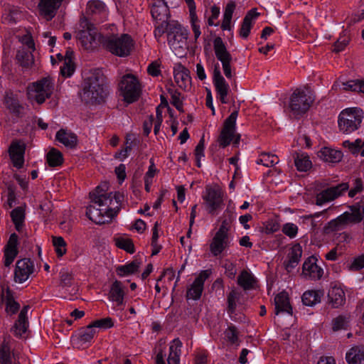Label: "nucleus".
<instances>
[{
  "label": "nucleus",
  "instance_id": "nucleus-1",
  "mask_svg": "<svg viewBox=\"0 0 364 364\" xmlns=\"http://www.w3.org/2000/svg\"><path fill=\"white\" fill-rule=\"evenodd\" d=\"M107 183L101 184L90 193L91 203L87 207L86 215L96 224L109 223L117 216L120 209L124 208V196L117 192H107Z\"/></svg>",
  "mask_w": 364,
  "mask_h": 364
},
{
  "label": "nucleus",
  "instance_id": "nucleus-2",
  "mask_svg": "<svg viewBox=\"0 0 364 364\" xmlns=\"http://www.w3.org/2000/svg\"><path fill=\"white\" fill-rule=\"evenodd\" d=\"M105 76L100 69L92 70L84 80L80 93L82 101L87 104H100L107 95Z\"/></svg>",
  "mask_w": 364,
  "mask_h": 364
},
{
  "label": "nucleus",
  "instance_id": "nucleus-3",
  "mask_svg": "<svg viewBox=\"0 0 364 364\" xmlns=\"http://www.w3.org/2000/svg\"><path fill=\"white\" fill-rule=\"evenodd\" d=\"M99 41L103 48L119 57L129 55L133 47V41L128 34H122L120 36L99 35Z\"/></svg>",
  "mask_w": 364,
  "mask_h": 364
},
{
  "label": "nucleus",
  "instance_id": "nucleus-4",
  "mask_svg": "<svg viewBox=\"0 0 364 364\" xmlns=\"http://www.w3.org/2000/svg\"><path fill=\"white\" fill-rule=\"evenodd\" d=\"M54 90V82L50 77L30 83L27 87V95L29 100H34L38 105L43 104L46 99L50 98Z\"/></svg>",
  "mask_w": 364,
  "mask_h": 364
},
{
  "label": "nucleus",
  "instance_id": "nucleus-5",
  "mask_svg": "<svg viewBox=\"0 0 364 364\" xmlns=\"http://www.w3.org/2000/svg\"><path fill=\"white\" fill-rule=\"evenodd\" d=\"M363 119V111L358 108H348L343 110L338 119L339 130L349 134L358 129Z\"/></svg>",
  "mask_w": 364,
  "mask_h": 364
},
{
  "label": "nucleus",
  "instance_id": "nucleus-6",
  "mask_svg": "<svg viewBox=\"0 0 364 364\" xmlns=\"http://www.w3.org/2000/svg\"><path fill=\"white\" fill-rule=\"evenodd\" d=\"M121 95L124 100L130 104L136 102L140 97L141 85L138 79L132 74L124 75L119 84Z\"/></svg>",
  "mask_w": 364,
  "mask_h": 364
},
{
  "label": "nucleus",
  "instance_id": "nucleus-7",
  "mask_svg": "<svg viewBox=\"0 0 364 364\" xmlns=\"http://www.w3.org/2000/svg\"><path fill=\"white\" fill-rule=\"evenodd\" d=\"M310 91L296 89L292 93L290 99V108L294 114L301 115L306 113L314 101V98L310 95Z\"/></svg>",
  "mask_w": 364,
  "mask_h": 364
},
{
  "label": "nucleus",
  "instance_id": "nucleus-8",
  "mask_svg": "<svg viewBox=\"0 0 364 364\" xmlns=\"http://www.w3.org/2000/svg\"><path fill=\"white\" fill-rule=\"evenodd\" d=\"M237 116L238 111L235 110L225 120L223 129L218 138V142L220 147H227L233 140L236 130V119Z\"/></svg>",
  "mask_w": 364,
  "mask_h": 364
},
{
  "label": "nucleus",
  "instance_id": "nucleus-9",
  "mask_svg": "<svg viewBox=\"0 0 364 364\" xmlns=\"http://www.w3.org/2000/svg\"><path fill=\"white\" fill-rule=\"evenodd\" d=\"M213 48L215 56L222 63L223 70L227 78L232 77L230 62L232 56L227 50L226 46L220 37H216L213 41Z\"/></svg>",
  "mask_w": 364,
  "mask_h": 364
},
{
  "label": "nucleus",
  "instance_id": "nucleus-10",
  "mask_svg": "<svg viewBox=\"0 0 364 364\" xmlns=\"http://www.w3.org/2000/svg\"><path fill=\"white\" fill-rule=\"evenodd\" d=\"M167 38L168 44L174 50L183 48L186 46L188 32L177 22L171 21Z\"/></svg>",
  "mask_w": 364,
  "mask_h": 364
},
{
  "label": "nucleus",
  "instance_id": "nucleus-11",
  "mask_svg": "<svg viewBox=\"0 0 364 364\" xmlns=\"http://www.w3.org/2000/svg\"><path fill=\"white\" fill-rule=\"evenodd\" d=\"M223 195L220 188H206V194L203 196L208 213L215 215L218 210L224 205Z\"/></svg>",
  "mask_w": 364,
  "mask_h": 364
},
{
  "label": "nucleus",
  "instance_id": "nucleus-12",
  "mask_svg": "<svg viewBox=\"0 0 364 364\" xmlns=\"http://www.w3.org/2000/svg\"><path fill=\"white\" fill-rule=\"evenodd\" d=\"M349 188L348 183H341L337 186L328 188L317 194L316 204L321 205L323 203L333 200Z\"/></svg>",
  "mask_w": 364,
  "mask_h": 364
},
{
  "label": "nucleus",
  "instance_id": "nucleus-13",
  "mask_svg": "<svg viewBox=\"0 0 364 364\" xmlns=\"http://www.w3.org/2000/svg\"><path fill=\"white\" fill-rule=\"evenodd\" d=\"M33 263L30 259L24 258L18 259L16 263L14 281L18 283L24 282L33 272Z\"/></svg>",
  "mask_w": 364,
  "mask_h": 364
},
{
  "label": "nucleus",
  "instance_id": "nucleus-14",
  "mask_svg": "<svg viewBox=\"0 0 364 364\" xmlns=\"http://www.w3.org/2000/svg\"><path fill=\"white\" fill-rule=\"evenodd\" d=\"M26 145L20 141L14 140L11 142L9 148L10 159L14 167L21 168L24 164V154Z\"/></svg>",
  "mask_w": 364,
  "mask_h": 364
},
{
  "label": "nucleus",
  "instance_id": "nucleus-15",
  "mask_svg": "<svg viewBox=\"0 0 364 364\" xmlns=\"http://www.w3.org/2000/svg\"><path fill=\"white\" fill-rule=\"evenodd\" d=\"M213 84L217 93L219 95L220 100L223 104L228 103L227 96L229 90V85L221 75L218 66L215 65L213 70Z\"/></svg>",
  "mask_w": 364,
  "mask_h": 364
},
{
  "label": "nucleus",
  "instance_id": "nucleus-16",
  "mask_svg": "<svg viewBox=\"0 0 364 364\" xmlns=\"http://www.w3.org/2000/svg\"><path fill=\"white\" fill-rule=\"evenodd\" d=\"M316 261L317 259L314 256H311L305 260L302 267V274L304 277L313 280H318L322 277L323 269L317 265Z\"/></svg>",
  "mask_w": 364,
  "mask_h": 364
},
{
  "label": "nucleus",
  "instance_id": "nucleus-17",
  "mask_svg": "<svg viewBox=\"0 0 364 364\" xmlns=\"http://www.w3.org/2000/svg\"><path fill=\"white\" fill-rule=\"evenodd\" d=\"M18 235L16 233H12L4 247V265L6 267H9L12 264L18 253Z\"/></svg>",
  "mask_w": 364,
  "mask_h": 364
},
{
  "label": "nucleus",
  "instance_id": "nucleus-18",
  "mask_svg": "<svg viewBox=\"0 0 364 364\" xmlns=\"http://www.w3.org/2000/svg\"><path fill=\"white\" fill-rule=\"evenodd\" d=\"M173 74L175 82L179 87L186 90L191 87V77L188 68L181 64H178L173 69Z\"/></svg>",
  "mask_w": 364,
  "mask_h": 364
},
{
  "label": "nucleus",
  "instance_id": "nucleus-19",
  "mask_svg": "<svg viewBox=\"0 0 364 364\" xmlns=\"http://www.w3.org/2000/svg\"><path fill=\"white\" fill-rule=\"evenodd\" d=\"M151 16L156 21H167L171 16L169 8L162 0H152Z\"/></svg>",
  "mask_w": 364,
  "mask_h": 364
},
{
  "label": "nucleus",
  "instance_id": "nucleus-20",
  "mask_svg": "<svg viewBox=\"0 0 364 364\" xmlns=\"http://www.w3.org/2000/svg\"><path fill=\"white\" fill-rule=\"evenodd\" d=\"M95 333L96 331L90 323L85 328H81L77 335L73 336L71 341L77 348H80L83 344L90 342Z\"/></svg>",
  "mask_w": 364,
  "mask_h": 364
},
{
  "label": "nucleus",
  "instance_id": "nucleus-21",
  "mask_svg": "<svg viewBox=\"0 0 364 364\" xmlns=\"http://www.w3.org/2000/svg\"><path fill=\"white\" fill-rule=\"evenodd\" d=\"M29 306H24L21 310L17 321L14 323V325L11 328V331L14 332V334L17 337H21L23 333L26 332L28 327V321L26 316Z\"/></svg>",
  "mask_w": 364,
  "mask_h": 364
},
{
  "label": "nucleus",
  "instance_id": "nucleus-22",
  "mask_svg": "<svg viewBox=\"0 0 364 364\" xmlns=\"http://www.w3.org/2000/svg\"><path fill=\"white\" fill-rule=\"evenodd\" d=\"M4 105L11 114L18 118H22L25 115V107L19 102L18 100L11 95H6Z\"/></svg>",
  "mask_w": 364,
  "mask_h": 364
},
{
  "label": "nucleus",
  "instance_id": "nucleus-23",
  "mask_svg": "<svg viewBox=\"0 0 364 364\" xmlns=\"http://www.w3.org/2000/svg\"><path fill=\"white\" fill-rule=\"evenodd\" d=\"M275 315L282 312H286L292 316V307L289 302V295L287 292L282 291L278 294L274 298Z\"/></svg>",
  "mask_w": 364,
  "mask_h": 364
},
{
  "label": "nucleus",
  "instance_id": "nucleus-24",
  "mask_svg": "<svg viewBox=\"0 0 364 364\" xmlns=\"http://www.w3.org/2000/svg\"><path fill=\"white\" fill-rule=\"evenodd\" d=\"M1 298L4 299L6 302V311L8 314H15L20 309V304L18 302L15 301L14 293L9 288V287H6V288L5 289V294L4 289L2 288Z\"/></svg>",
  "mask_w": 364,
  "mask_h": 364
},
{
  "label": "nucleus",
  "instance_id": "nucleus-25",
  "mask_svg": "<svg viewBox=\"0 0 364 364\" xmlns=\"http://www.w3.org/2000/svg\"><path fill=\"white\" fill-rule=\"evenodd\" d=\"M302 255V247L300 244L294 245L288 254V259L284 262L285 269L290 272L300 262Z\"/></svg>",
  "mask_w": 364,
  "mask_h": 364
},
{
  "label": "nucleus",
  "instance_id": "nucleus-26",
  "mask_svg": "<svg viewBox=\"0 0 364 364\" xmlns=\"http://www.w3.org/2000/svg\"><path fill=\"white\" fill-rule=\"evenodd\" d=\"M349 223H351V222H350V220L348 219V215L345 214L344 213L336 219L329 221L323 228L324 232L329 234L333 232L341 230Z\"/></svg>",
  "mask_w": 364,
  "mask_h": 364
},
{
  "label": "nucleus",
  "instance_id": "nucleus-27",
  "mask_svg": "<svg viewBox=\"0 0 364 364\" xmlns=\"http://www.w3.org/2000/svg\"><path fill=\"white\" fill-rule=\"evenodd\" d=\"M15 60L24 69L31 68L34 63L32 53L23 46L17 50Z\"/></svg>",
  "mask_w": 364,
  "mask_h": 364
},
{
  "label": "nucleus",
  "instance_id": "nucleus-28",
  "mask_svg": "<svg viewBox=\"0 0 364 364\" xmlns=\"http://www.w3.org/2000/svg\"><path fill=\"white\" fill-rule=\"evenodd\" d=\"M259 16V13L257 11V9L250 10L243 18L241 28L240 29V36L242 38H247L250 33L252 27V21Z\"/></svg>",
  "mask_w": 364,
  "mask_h": 364
},
{
  "label": "nucleus",
  "instance_id": "nucleus-29",
  "mask_svg": "<svg viewBox=\"0 0 364 364\" xmlns=\"http://www.w3.org/2000/svg\"><path fill=\"white\" fill-rule=\"evenodd\" d=\"M351 213L345 212L348 215V219L351 223L355 224L360 223L364 218V199H360L355 204L348 206Z\"/></svg>",
  "mask_w": 364,
  "mask_h": 364
},
{
  "label": "nucleus",
  "instance_id": "nucleus-30",
  "mask_svg": "<svg viewBox=\"0 0 364 364\" xmlns=\"http://www.w3.org/2000/svg\"><path fill=\"white\" fill-rule=\"evenodd\" d=\"M328 304L332 308H338L344 304L346 296L344 291L338 287H331L328 292Z\"/></svg>",
  "mask_w": 364,
  "mask_h": 364
},
{
  "label": "nucleus",
  "instance_id": "nucleus-31",
  "mask_svg": "<svg viewBox=\"0 0 364 364\" xmlns=\"http://www.w3.org/2000/svg\"><path fill=\"white\" fill-rule=\"evenodd\" d=\"M55 139L65 146L70 149L75 148L77 144V136L73 132L61 129L55 135Z\"/></svg>",
  "mask_w": 364,
  "mask_h": 364
},
{
  "label": "nucleus",
  "instance_id": "nucleus-32",
  "mask_svg": "<svg viewBox=\"0 0 364 364\" xmlns=\"http://www.w3.org/2000/svg\"><path fill=\"white\" fill-rule=\"evenodd\" d=\"M348 364H364V346L352 347L346 355Z\"/></svg>",
  "mask_w": 364,
  "mask_h": 364
},
{
  "label": "nucleus",
  "instance_id": "nucleus-33",
  "mask_svg": "<svg viewBox=\"0 0 364 364\" xmlns=\"http://www.w3.org/2000/svg\"><path fill=\"white\" fill-rule=\"evenodd\" d=\"M124 291L122 283L120 281L115 280L109 290V298L112 301L116 302L117 306L122 305L124 301Z\"/></svg>",
  "mask_w": 364,
  "mask_h": 364
},
{
  "label": "nucleus",
  "instance_id": "nucleus-34",
  "mask_svg": "<svg viewBox=\"0 0 364 364\" xmlns=\"http://www.w3.org/2000/svg\"><path fill=\"white\" fill-rule=\"evenodd\" d=\"M228 237L215 233L210 245V250L214 256H218L228 247Z\"/></svg>",
  "mask_w": 364,
  "mask_h": 364
},
{
  "label": "nucleus",
  "instance_id": "nucleus-35",
  "mask_svg": "<svg viewBox=\"0 0 364 364\" xmlns=\"http://www.w3.org/2000/svg\"><path fill=\"white\" fill-rule=\"evenodd\" d=\"M318 156L326 162L338 163L343 158V153L341 151L324 147L318 152Z\"/></svg>",
  "mask_w": 364,
  "mask_h": 364
},
{
  "label": "nucleus",
  "instance_id": "nucleus-36",
  "mask_svg": "<svg viewBox=\"0 0 364 364\" xmlns=\"http://www.w3.org/2000/svg\"><path fill=\"white\" fill-rule=\"evenodd\" d=\"M63 0H41V3L38 4L40 10L43 14L52 18L56 10L60 7Z\"/></svg>",
  "mask_w": 364,
  "mask_h": 364
},
{
  "label": "nucleus",
  "instance_id": "nucleus-37",
  "mask_svg": "<svg viewBox=\"0 0 364 364\" xmlns=\"http://www.w3.org/2000/svg\"><path fill=\"white\" fill-rule=\"evenodd\" d=\"M97 36V31L80 30L77 34V38L85 48L89 49L94 46L93 43L95 42Z\"/></svg>",
  "mask_w": 364,
  "mask_h": 364
},
{
  "label": "nucleus",
  "instance_id": "nucleus-38",
  "mask_svg": "<svg viewBox=\"0 0 364 364\" xmlns=\"http://www.w3.org/2000/svg\"><path fill=\"white\" fill-rule=\"evenodd\" d=\"M293 158L294 165L299 171H307L311 168L312 164L307 154L295 152Z\"/></svg>",
  "mask_w": 364,
  "mask_h": 364
},
{
  "label": "nucleus",
  "instance_id": "nucleus-39",
  "mask_svg": "<svg viewBox=\"0 0 364 364\" xmlns=\"http://www.w3.org/2000/svg\"><path fill=\"white\" fill-rule=\"evenodd\" d=\"M182 343L179 338H175L169 348L168 358V364H180V355L181 353Z\"/></svg>",
  "mask_w": 364,
  "mask_h": 364
},
{
  "label": "nucleus",
  "instance_id": "nucleus-40",
  "mask_svg": "<svg viewBox=\"0 0 364 364\" xmlns=\"http://www.w3.org/2000/svg\"><path fill=\"white\" fill-rule=\"evenodd\" d=\"M256 282L255 277L247 270H242L237 277V284L243 288L244 290H250L254 288Z\"/></svg>",
  "mask_w": 364,
  "mask_h": 364
},
{
  "label": "nucleus",
  "instance_id": "nucleus-41",
  "mask_svg": "<svg viewBox=\"0 0 364 364\" xmlns=\"http://www.w3.org/2000/svg\"><path fill=\"white\" fill-rule=\"evenodd\" d=\"M0 363L12 364L11 351L9 340L6 337L4 338L0 346Z\"/></svg>",
  "mask_w": 364,
  "mask_h": 364
},
{
  "label": "nucleus",
  "instance_id": "nucleus-42",
  "mask_svg": "<svg viewBox=\"0 0 364 364\" xmlns=\"http://www.w3.org/2000/svg\"><path fill=\"white\" fill-rule=\"evenodd\" d=\"M322 293L320 291L308 290L305 291L301 297L304 305L313 306L320 303Z\"/></svg>",
  "mask_w": 364,
  "mask_h": 364
},
{
  "label": "nucleus",
  "instance_id": "nucleus-43",
  "mask_svg": "<svg viewBox=\"0 0 364 364\" xmlns=\"http://www.w3.org/2000/svg\"><path fill=\"white\" fill-rule=\"evenodd\" d=\"M140 265L141 262L139 260L135 259L125 265L119 266L117 268L116 272L120 277L133 274L139 271Z\"/></svg>",
  "mask_w": 364,
  "mask_h": 364
},
{
  "label": "nucleus",
  "instance_id": "nucleus-44",
  "mask_svg": "<svg viewBox=\"0 0 364 364\" xmlns=\"http://www.w3.org/2000/svg\"><path fill=\"white\" fill-rule=\"evenodd\" d=\"M203 290V285L200 279H195L193 283L187 291L186 298L188 299L198 300L200 298Z\"/></svg>",
  "mask_w": 364,
  "mask_h": 364
},
{
  "label": "nucleus",
  "instance_id": "nucleus-45",
  "mask_svg": "<svg viewBox=\"0 0 364 364\" xmlns=\"http://www.w3.org/2000/svg\"><path fill=\"white\" fill-rule=\"evenodd\" d=\"M47 163L50 167H55L63 164V156L62 153L55 148H52L46 155Z\"/></svg>",
  "mask_w": 364,
  "mask_h": 364
},
{
  "label": "nucleus",
  "instance_id": "nucleus-46",
  "mask_svg": "<svg viewBox=\"0 0 364 364\" xmlns=\"http://www.w3.org/2000/svg\"><path fill=\"white\" fill-rule=\"evenodd\" d=\"M11 220L17 231L20 232L25 220V211L21 207H17L11 212Z\"/></svg>",
  "mask_w": 364,
  "mask_h": 364
},
{
  "label": "nucleus",
  "instance_id": "nucleus-47",
  "mask_svg": "<svg viewBox=\"0 0 364 364\" xmlns=\"http://www.w3.org/2000/svg\"><path fill=\"white\" fill-rule=\"evenodd\" d=\"M235 9V4L233 1H230L226 5L223 15V20L221 24V28L223 30H230V23Z\"/></svg>",
  "mask_w": 364,
  "mask_h": 364
},
{
  "label": "nucleus",
  "instance_id": "nucleus-48",
  "mask_svg": "<svg viewBox=\"0 0 364 364\" xmlns=\"http://www.w3.org/2000/svg\"><path fill=\"white\" fill-rule=\"evenodd\" d=\"M279 163L277 156L272 154L270 153H262L260 158L257 161V164H262L267 167H272Z\"/></svg>",
  "mask_w": 364,
  "mask_h": 364
},
{
  "label": "nucleus",
  "instance_id": "nucleus-49",
  "mask_svg": "<svg viewBox=\"0 0 364 364\" xmlns=\"http://www.w3.org/2000/svg\"><path fill=\"white\" fill-rule=\"evenodd\" d=\"M60 286L63 288L70 287L73 285L74 277L73 272L67 269H62L60 272Z\"/></svg>",
  "mask_w": 364,
  "mask_h": 364
},
{
  "label": "nucleus",
  "instance_id": "nucleus-50",
  "mask_svg": "<svg viewBox=\"0 0 364 364\" xmlns=\"http://www.w3.org/2000/svg\"><path fill=\"white\" fill-rule=\"evenodd\" d=\"M115 245L128 253L132 254L135 252L134 243L129 238L117 237L115 239Z\"/></svg>",
  "mask_w": 364,
  "mask_h": 364
},
{
  "label": "nucleus",
  "instance_id": "nucleus-51",
  "mask_svg": "<svg viewBox=\"0 0 364 364\" xmlns=\"http://www.w3.org/2000/svg\"><path fill=\"white\" fill-rule=\"evenodd\" d=\"M53 245L55 247L58 257H60L66 253V242L62 237L53 236Z\"/></svg>",
  "mask_w": 364,
  "mask_h": 364
},
{
  "label": "nucleus",
  "instance_id": "nucleus-52",
  "mask_svg": "<svg viewBox=\"0 0 364 364\" xmlns=\"http://www.w3.org/2000/svg\"><path fill=\"white\" fill-rule=\"evenodd\" d=\"M239 299V294L235 290H232L227 297L228 312L230 314L235 313L236 309V301Z\"/></svg>",
  "mask_w": 364,
  "mask_h": 364
},
{
  "label": "nucleus",
  "instance_id": "nucleus-53",
  "mask_svg": "<svg viewBox=\"0 0 364 364\" xmlns=\"http://www.w3.org/2000/svg\"><path fill=\"white\" fill-rule=\"evenodd\" d=\"M63 60V65L60 67V73L64 77H70L75 71L74 63L68 58Z\"/></svg>",
  "mask_w": 364,
  "mask_h": 364
},
{
  "label": "nucleus",
  "instance_id": "nucleus-54",
  "mask_svg": "<svg viewBox=\"0 0 364 364\" xmlns=\"http://www.w3.org/2000/svg\"><path fill=\"white\" fill-rule=\"evenodd\" d=\"M225 213L228 214V218H225L222 221V224L216 233L228 237V231L229 230L230 225L232 221V214L228 210L225 211Z\"/></svg>",
  "mask_w": 364,
  "mask_h": 364
},
{
  "label": "nucleus",
  "instance_id": "nucleus-55",
  "mask_svg": "<svg viewBox=\"0 0 364 364\" xmlns=\"http://www.w3.org/2000/svg\"><path fill=\"white\" fill-rule=\"evenodd\" d=\"M348 318L344 316H338L333 320V330L334 331H339L341 329H346L348 326Z\"/></svg>",
  "mask_w": 364,
  "mask_h": 364
},
{
  "label": "nucleus",
  "instance_id": "nucleus-56",
  "mask_svg": "<svg viewBox=\"0 0 364 364\" xmlns=\"http://www.w3.org/2000/svg\"><path fill=\"white\" fill-rule=\"evenodd\" d=\"M298 227L291 223H285L282 228V232L289 238H294L298 233Z\"/></svg>",
  "mask_w": 364,
  "mask_h": 364
},
{
  "label": "nucleus",
  "instance_id": "nucleus-57",
  "mask_svg": "<svg viewBox=\"0 0 364 364\" xmlns=\"http://www.w3.org/2000/svg\"><path fill=\"white\" fill-rule=\"evenodd\" d=\"M171 21H161V23L156 26L154 30V36L156 38H160L164 33H168V30L170 28V23Z\"/></svg>",
  "mask_w": 364,
  "mask_h": 364
},
{
  "label": "nucleus",
  "instance_id": "nucleus-58",
  "mask_svg": "<svg viewBox=\"0 0 364 364\" xmlns=\"http://www.w3.org/2000/svg\"><path fill=\"white\" fill-rule=\"evenodd\" d=\"M92 326L94 328H109L113 326L114 323L111 318L107 317L93 321Z\"/></svg>",
  "mask_w": 364,
  "mask_h": 364
},
{
  "label": "nucleus",
  "instance_id": "nucleus-59",
  "mask_svg": "<svg viewBox=\"0 0 364 364\" xmlns=\"http://www.w3.org/2000/svg\"><path fill=\"white\" fill-rule=\"evenodd\" d=\"M225 337L228 338V340L232 343H235L237 341L238 336H237V328L234 326H230L226 329L225 332Z\"/></svg>",
  "mask_w": 364,
  "mask_h": 364
},
{
  "label": "nucleus",
  "instance_id": "nucleus-60",
  "mask_svg": "<svg viewBox=\"0 0 364 364\" xmlns=\"http://www.w3.org/2000/svg\"><path fill=\"white\" fill-rule=\"evenodd\" d=\"M348 268L350 271H359L364 268V255L355 258Z\"/></svg>",
  "mask_w": 364,
  "mask_h": 364
},
{
  "label": "nucleus",
  "instance_id": "nucleus-61",
  "mask_svg": "<svg viewBox=\"0 0 364 364\" xmlns=\"http://www.w3.org/2000/svg\"><path fill=\"white\" fill-rule=\"evenodd\" d=\"M87 8L92 13L101 11L105 8V4L100 0H92L87 3Z\"/></svg>",
  "mask_w": 364,
  "mask_h": 364
},
{
  "label": "nucleus",
  "instance_id": "nucleus-62",
  "mask_svg": "<svg viewBox=\"0 0 364 364\" xmlns=\"http://www.w3.org/2000/svg\"><path fill=\"white\" fill-rule=\"evenodd\" d=\"M181 93L175 91L171 92V104L181 112H183V102L180 100Z\"/></svg>",
  "mask_w": 364,
  "mask_h": 364
},
{
  "label": "nucleus",
  "instance_id": "nucleus-63",
  "mask_svg": "<svg viewBox=\"0 0 364 364\" xmlns=\"http://www.w3.org/2000/svg\"><path fill=\"white\" fill-rule=\"evenodd\" d=\"M8 199L7 203L9 208H12L14 202L16 200V186L13 183L7 184Z\"/></svg>",
  "mask_w": 364,
  "mask_h": 364
},
{
  "label": "nucleus",
  "instance_id": "nucleus-64",
  "mask_svg": "<svg viewBox=\"0 0 364 364\" xmlns=\"http://www.w3.org/2000/svg\"><path fill=\"white\" fill-rule=\"evenodd\" d=\"M148 73L153 76L157 77L161 75L160 65L157 61L152 62L147 68Z\"/></svg>",
  "mask_w": 364,
  "mask_h": 364
}]
</instances>
